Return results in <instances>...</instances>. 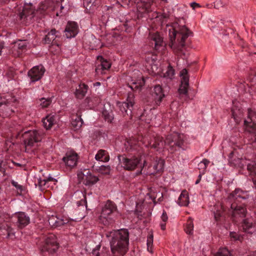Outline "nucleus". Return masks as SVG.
<instances>
[{
    "instance_id": "3c124183",
    "label": "nucleus",
    "mask_w": 256,
    "mask_h": 256,
    "mask_svg": "<svg viewBox=\"0 0 256 256\" xmlns=\"http://www.w3.org/2000/svg\"><path fill=\"white\" fill-rule=\"evenodd\" d=\"M153 243V235L152 234H150L147 238V246H148V250L150 251L149 248L150 246H152Z\"/></svg>"
},
{
    "instance_id": "423d86ee",
    "label": "nucleus",
    "mask_w": 256,
    "mask_h": 256,
    "mask_svg": "<svg viewBox=\"0 0 256 256\" xmlns=\"http://www.w3.org/2000/svg\"><path fill=\"white\" fill-rule=\"evenodd\" d=\"M116 210V206L114 202L108 200L102 208L100 221L104 226H108L112 224L114 220L112 218V214Z\"/></svg>"
},
{
    "instance_id": "8fccbe9b",
    "label": "nucleus",
    "mask_w": 256,
    "mask_h": 256,
    "mask_svg": "<svg viewBox=\"0 0 256 256\" xmlns=\"http://www.w3.org/2000/svg\"><path fill=\"white\" fill-rule=\"evenodd\" d=\"M84 212H80L78 214V216H74L72 218H70V220L74 221V222H80V221L84 218Z\"/></svg>"
},
{
    "instance_id": "f257e3e1",
    "label": "nucleus",
    "mask_w": 256,
    "mask_h": 256,
    "mask_svg": "<svg viewBox=\"0 0 256 256\" xmlns=\"http://www.w3.org/2000/svg\"><path fill=\"white\" fill-rule=\"evenodd\" d=\"M110 241V248L113 256H123L128 250L129 244V232L128 230L121 229L117 231L111 232Z\"/></svg>"
},
{
    "instance_id": "aec40b11",
    "label": "nucleus",
    "mask_w": 256,
    "mask_h": 256,
    "mask_svg": "<svg viewBox=\"0 0 256 256\" xmlns=\"http://www.w3.org/2000/svg\"><path fill=\"white\" fill-rule=\"evenodd\" d=\"M66 36L70 38L76 36L78 34V26L75 22H68L64 30Z\"/></svg>"
},
{
    "instance_id": "864d4df0",
    "label": "nucleus",
    "mask_w": 256,
    "mask_h": 256,
    "mask_svg": "<svg viewBox=\"0 0 256 256\" xmlns=\"http://www.w3.org/2000/svg\"><path fill=\"white\" fill-rule=\"evenodd\" d=\"M222 212L218 210L214 212V216L216 220L218 221L220 220V218L222 216Z\"/></svg>"
},
{
    "instance_id": "473e14b6",
    "label": "nucleus",
    "mask_w": 256,
    "mask_h": 256,
    "mask_svg": "<svg viewBox=\"0 0 256 256\" xmlns=\"http://www.w3.org/2000/svg\"><path fill=\"white\" fill-rule=\"evenodd\" d=\"M98 0H83L84 6L86 9L90 12L95 8Z\"/></svg>"
},
{
    "instance_id": "2eb2a0df",
    "label": "nucleus",
    "mask_w": 256,
    "mask_h": 256,
    "mask_svg": "<svg viewBox=\"0 0 256 256\" xmlns=\"http://www.w3.org/2000/svg\"><path fill=\"white\" fill-rule=\"evenodd\" d=\"M188 73V70L186 68L183 69L180 72V74L182 76L181 85L178 89L180 96L182 94L186 95L188 93V88L189 86V77Z\"/></svg>"
},
{
    "instance_id": "e433bc0d",
    "label": "nucleus",
    "mask_w": 256,
    "mask_h": 256,
    "mask_svg": "<svg viewBox=\"0 0 256 256\" xmlns=\"http://www.w3.org/2000/svg\"><path fill=\"white\" fill-rule=\"evenodd\" d=\"M98 59L100 60L101 64L96 68V71L99 69V67H100V68L102 70H108L110 68L111 66L108 60H104L102 56H98Z\"/></svg>"
},
{
    "instance_id": "e2e57ef3",
    "label": "nucleus",
    "mask_w": 256,
    "mask_h": 256,
    "mask_svg": "<svg viewBox=\"0 0 256 256\" xmlns=\"http://www.w3.org/2000/svg\"><path fill=\"white\" fill-rule=\"evenodd\" d=\"M201 178H202V174H200L198 175V178L196 182V184H198L200 182L201 180Z\"/></svg>"
},
{
    "instance_id": "1a4fd4ad",
    "label": "nucleus",
    "mask_w": 256,
    "mask_h": 256,
    "mask_svg": "<svg viewBox=\"0 0 256 256\" xmlns=\"http://www.w3.org/2000/svg\"><path fill=\"white\" fill-rule=\"evenodd\" d=\"M11 222L19 228H22L30 222V219L24 212H18L14 214L10 218Z\"/></svg>"
},
{
    "instance_id": "4468645a",
    "label": "nucleus",
    "mask_w": 256,
    "mask_h": 256,
    "mask_svg": "<svg viewBox=\"0 0 256 256\" xmlns=\"http://www.w3.org/2000/svg\"><path fill=\"white\" fill-rule=\"evenodd\" d=\"M45 69L43 66L39 65L33 67L28 72V76L32 82H35L40 80L44 75Z\"/></svg>"
},
{
    "instance_id": "7ed1b4c3",
    "label": "nucleus",
    "mask_w": 256,
    "mask_h": 256,
    "mask_svg": "<svg viewBox=\"0 0 256 256\" xmlns=\"http://www.w3.org/2000/svg\"><path fill=\"white\" fill-rule=\"evenodd\" d=\"M164 144L169 146V150L172 153L180 148L184 150V149L182 148L184 144L183 134L178 133L169 134L166 136L164 142L162 137L156 136L150 143V146L157 150L162 148Z\"/></svg>"
},
{
    "instance_id": "9d476101",
    "label": "nucleus",
    "mask_w": 256,
    "mask_h": 256,
    "mask_svg": "<svg viewBox=\"0 0 256 256\" xmlns=\"http://www.w3.org/2000/svg\"><path fill=\"white\" fill-rule=\"evenodd\" d=\"M58 248V244L57 242L56 236L50 234L46 239L45 244L42 248V251L53 254L56 251Z\"/></svg>"
},
{
    "instance_id": "bb28decb",
    "label": "nucleus",
    "mask_w": 256,
    "mask_h": 256,
    "mask_svg": "<svg viewBox=\"0 0 256 256\" xmlns=\"http://www.w3.org/2000/svg\"><path fill=\"white\" fill-rule=\"evenodd\" d=\"M12 225H14L12 223L10 222V224L8 222H6L1 224L0 226V234H5L3 230H5L8 236H10L11 234H14V232H13V228H12Z\"/></svg>"
},
{
    "instance_id": "6ab92c4d",
    "label": "nucleus",
    "mask_w": 256,
    "mask_h": 256,
    "mask_svg": "<svg viewBox=\"0 0 256 256\" xmlns=\"http://www.w3.org/2000/svg\"><path fill=\"white\" fill-rule=\"evenodd\" d=\"M62 160L66 166L72 168L76 164L78 155L76 153L68 152L66 156L62 158Z\"/></svg>"
},
{
    "instance_id": "f8f14e48",
    "label": "nucleus",
    "mask_w": 256,
    "mask_h": 256,
    "mask_svg": "<svg viewBox=\"0 0 256 256\" xmlns=\"http://www.w3.org/2000/svg\"><path fill=\"white\" fill-rule=\"evenodd\" d=\"M24 144H34L41 140V137L36 130H29L23 134Z\"/></svg>"
},
{
    "instance_id": "c85d7f7f",
    "label": "nucleus",
    "mask_w": 256,
    "mask_h": 256,
    "mask_svg": "<svg viewBox=\"0 0 256 256\" xmlns=\"http://www.w3.org/2000/svg\"><path fill=\"white\" fill-rule=\"evenodd\" d=\"M42 122L44 127L46 130H48L52 128L56 122L54 116L51 114L48 115L43 118Z\"/></svg>"
},
{
    "instance_id": "2f4dec72",
    "label": "nucleus",
    "mask_w": 256,
    "mask_h": 256,
    "mask_svg": "<svg viewBox=\"0 0 256 256\" xmlns=\"http://www.w3.org/2000/svg\"><path fill=\"white\" fill-rule=\"evenodd\" d=\"M95 158L97 160L106 162L109 160V156L105 150H100L96 155Z\"/></svg>"
},
{
    "instance_id": "cd10ccee",
    "label": "nucleus",
    "mask_w": 256,
    "mask_h": 256,
    "mask_svg": "<svg viewBox=\"0 0 256 256\" xmlns=\"http://www.w3.org/2000/svg\"><path fill=\"white\" fill-rule=\"evenodd\" d=\"M250 160L243 159V158H234V160H230V162L234 166L243 168L244 166H247L248 164L250 162Z\"/></svg>"
},
{
    "instance_id": "f704fd0d",
    "label": "nucleus",
    "mask_w": 256,
    "mask_h": 256,
    "mask_svg": "<svg viewBox=\"0 0 256 256\" xmlns=\"http://www.w3.org/2000/svg\"><path fill=\"white\" fill-rule=\"evenodd\" d=\"M242 226L245 232L252 233V232L250 230V229L252 228L253 226L252 222L251 219L246 218L243 220Z\"/></svg>"
},
{
    "instance_id": "4d7b16f0",
    "label": "nucleus",
    "mask_w": 256,
    "mask_h": 256,
    "mask_svg": "<svg viewBox=\"0 0 256 256\" xmlns=\"http://www.w3.org/2000/svg\"><path fill=\"white\" fill-rule=\"evenodd\" d=\"M61 2V5L64 6L66 7V8H69L70 4L68 0H60Z\"/></svg>"
},
{
    "instance_id": "bf43d9fd",
    "label": "nucleus",
    "mask_w": 256,
    "mask_h": 256,
    "mask_svg": "<svg viewBox=\"0 0 256 256\" xmlns=\"http://www.w3.org/2000/svg\"><path fill=\"white\" fill-rule=\"evenodd\" d=\"M130 2L129 0H117L116 3L120 4L121 6H122V4L121 3H122L123 4H128V3Z\"/></svg>"
},
{
    "instance_id": "c9c22d12",
    "label": "nucleus",
    "mask_w": 256,
    "mask_h": 256,
    "mask_svg": "<svg viewBox=\"0 0 256 256\" xmlns=\"http://www.w3.org/2000/svg\"><path fill=\"white\" fill-rule=\"evenodd\" d=\"M164 160L162 159L156 160L153 164V168L154 170V172H158L162 171L164 168Z\"/></svg>"
},
{
    "instance_id": "13d9d810",
    "label": "nucleus",
    "mask_w": 256,
    "mask_h": 256,
    "mask_svg": "<svg viewBox=\"0 0 256 256\" xmlns=\"http://www.w3.org/2000/svg\"><path fill=\"white\" fill-rule=\"evenodd\" d=\"M170 14L168 13L164 12L160 15V19H162L164 20L168 18Z\"/></svg>"
},
{
    "instance_id": "49530a36",
    "label": "nucleus",
    "mask_w": 256,
    "mask_h": 256,
    "mask_svg": "<svg viewBox=\"0 0 256 256\" xmlns=\"http://www.w3.org/2000/svg\"><path fill=\"white\" fill-rule=\"evenodd\" d=\"M161 218H162V222L160 224V227H161L162 230H164L166 229V222H167L168 219V217L166 214V213L164 210V212L162 214Z\"/></svg>"
},
{
    "instance_id": "5fc2aeb1",
    "label": "nucleus",
    "mask_w": 256,
    "mask_h": 256,
    "mask_svg": "<svg viewBox=\"0 0 256 256\" xmlns=\"http://www.w3.org/2000/svg\"><path fill=\"white\" fill-rule=\"evenodd\" d=\"M230 236L231 238H233L234 240H240V236L235 232H230Z\"/></svg>"
},
{
    "instance_id": "69168bd1",
    "label": "nucleus",
    "mask_w": 256,
    "mask_h": 256,
    "mask_svg": "<svg viewBox=\"0 0 256 256\" xmlns=\"http://www.w3.org/2000/svg\"><path fill=\"white\" fill-rule=\"evenodd\" d=\"M5 2V0H0V6Z\"/></svg>"
},
{
    "instance_id": "58836bf2",
    "label": "nucleus",
    "mask_w": 256,
    "mask_h": 256,
    "mask_svg": "<svg viewBox=\"0 0 256 256\" xmlns=\"http://www.w3.org/2000/svg\"><path fill=\"white\" fill-rule=\"evenodd\" d=\"M194 230V224L192 219L189 218L188 220L186 228L185 229L186 232L188 234H192Z\"/></svg>"
},
{
    "instance_id": "5701e85b",
    "label": "nucleus",
    "mask_w": 256,
    "mask_h": 256,
    "mask_svg": "<svg viewBox=\"0 0 256 256\" xmlns=\"http://www.w3.org/2000/svg\"><path fill=\"white\" fill-rule=\"evenodd\" d=\"M83 175V183L86 186H91L98 180V177L92 176L89 172H88L86 174Z\"/></svg>"
},
{
    "instance_id": "a878e982",
    "label": "nucleus",
    "mask_w": 256,
    "mask_h": 256,
    "mask_svg": "<svg viewBox=\"0 0 256 256\" xmlns=\"http://www.w3.org/2000/svg\"><path fill=\"white\" fill-rule=\"evenodd\" d=\"M88 88V86L84 84H79L78 88H76L75 92L76 97L80 99L83 98L87 92Z\"/></svg>"
},
{
    "instance_id": "ea45409f",
    "label": "nucleus",
    "mask_w": 256,
    "mask_h": 256,
    "mask_svg": "<svg viewBox=\"0 0 256 256\" xmlns=\"http://www.w3.org/2000/svg\"><path fill=\"white\" fill-rule=\"evenodd\" d=\"M77 193L79 194L82 196L83 197V199H82L76 202V204L78 206H82L83 208L84 211L87 207V204L86 201V196L84 194H83L82 192H78Z\"/></svg>"
},
{
    "instance_id": "338daca9",
    "label": "nucleus",
    "mask_w": 256,
    "mask_h": 256,
    "mask_svg": "<svg viewBox=\"0 0 256 256\" xmlns=\"http://www.w3.org/2000/svg\"><path fill=\"white\" fill-rule=\"evenodd\" d=\"M95 86H100V82H96V84H94Z\"/></svg>"
},
{
    "instance_id": "774afa93",
    "label": "nucleus",
    "mask_w": 256,
    "mask_h": 256,
    "mask_svg": "<svg viewBox=\"0 0 256 256\" xmlns=\"http://www.w3.org/2000/svg\"><path fill=\"white\" fill-rule=\"evenodd\" d=\"M152 246H150L149 248V250H150V251H149V252H152Z\"/></svg>"
},
{
    "instance_id": "a18cd8bd",
    "label": "nucleus",
    "mask_w": 256,
    "mask_h": 256,
    "mask_svg": "<svg viewBox=\"0 0 256 256\" xmlns=\"http://www.w3.org/2000/svg\"><path fill=\"white\" fill-rule=\"evenodd\" d=\"M40 105L42 106V108H46L50 104L52 103V98H42L40 100Z\"/></svg>"
},
{
    "instance_id": "6e6552de",
    "label": "nucleus",
    "mask_w": 256,
    "mask_h": 256,
    "mask_svg": "<svg viewBox=\"0 0 256 256\" xmlns=\"http://www.w3.org/2000/svg\"><path fill=\"white\" fill-rule=\"evenodd\" d=\"M132 97L133 95L130 94L126 100L127 102H118V106L120 110V114H122L123 117L127 116L128 118H131L132 117V110L134 103L130 98Z\"/></svg>"
},
{
    "instance_id": "412c9836",
    "label": "nucleus",
    "mask_w": 256,
    "mask_h": 256,
    "mask_svg": "<svg viewBox=\"0 0 256 256\" xmlns=\"http://www.w3.org/2000/svg\"><path fill=\"white\" fill-rule=\"evenodd\" d=\"M150 38L152 40V44H154V48L158 50L164 44L163 38L158 32L150 33Z\"/></svg>"
},
{
    "instance_id": "b1692460",
    "label": "nucleus",
    "mask_w": 256,
    "mask_h": 256,
    "mask_svg": "<svg viewBox=\"0 0 256 256\" xmlns=\"http://www.w3.org/2000/svg\"><path fill=\"white\" fill-rule=\"evenodd\" d=\"M150 198L153 200L154 203L156 204L161 202L163 199L162 193L160 191L157 192L152 188L150 190L149 193L148 194Z\"/></svg>"
},
{
    "instance_id": "9b49d317",
    "label": "nucleus",
    "mask_w": 256,
    "mask_h": 256,
    "mask_svg": "<svg viewBox=\"0 0 256 256\" xmlns=\"http://www.w3.org/2000/svg\"><path fill=\"white\" fill-rule=\"evenodd\" d=\"M256 115L252 110H248V116L244 121V124L246 126V130L250 133L255 134L254 140L252 142L254 146H256V124L254 122Z\"/></svg>"
},
{
    "instance_id": "de8ad7c7",
    "label": "nucleus",
    "mask_w": 256,
    "mask_h": 256,
    "mask_svg": "<svg viewBox=\"0 0 256 256\" xmlns=\"http://www.w3.org/2000/svg\"><path fill=\"white\" fill-rule=\"evenodd\" d=\"M110 166H102L100 167V172L104 174H109L110 172Z\"/></svg>"
},
{
    "instance_id": "393cba45",
    "label": "nucleus",
    "mask_w": 256,
    "mask_h": 256,
    "mask_svg": "<svg viewBox=\"0 0 256 256\" xmlns=\"http://www.w3.org/2000/svg\"><path fill=\"white\" fill-rule=\"evenodd\" d=\"M102 116L108 122H112L114 118V114L112 108L110 106H104Z\"/></svg>"
},
{
    "instance_id": "a19ab883",
    "label": "nucleus",
    "mask_w": 256,
    "mask_h": 256,
    "mask_svg": "<svg viewBox=\"0 0 256 256\" xmlns=\"http://www.w3.org/2000/svg\"><path fill=\"white\" fill-rule=\"evenodd\" d=\"M248 170L250 172V174H256V164L254 162L250 161L246 166Z\"/></svg>"
},
{
    "instance_id": "c756f323",
    "label": "nucleus",
    "mask_w": 256,
    "mask_h": 256,
    "mask_svg": "<svg viewBox=\"0 0 256 256\" xmlns=\"http://www.w3.org/2000/svg\"><path fill=\"white\" fill-rule=\"evenodd\" d=\"M178 203L180 206H186L189 203L188 196L186 190H183L180 196Z\"/></svg>"
},
{
    "instance_id": "72a5a7b5",
    "label": "nucleus",
    "mask_w": 256,
    "mask_h": 256,
    "mask_svg": "<svg viewBox=\"0 0 256 256\" xmlns=\"http://www.w3.org/2000/svg\"><path fill=\"white\" fill-rule=\"evenodd\" d=\"M16 101V98L10 94H8L0 99V106L2 104H10Z\"/></svg>"
},
{
    "instance_id": "052dcab7",
    "label": "nucleus",
    "mask_w": 256,
    "mask_h": 256,
    "mask_svg": "<svg viewBox=\"0 0 256 256\" xmlns=\"http://www.w3.org/2000/svg\"><path fill=\"white\" fill-rule=\"evenodd\" d=\"M190 6L193 8L194 9L196 7H200V6L195 2H192L190 4Z\"/></svg>"
},
{
    "instance_id": "f3484780",
    "label": "nucleus",
    "mask_w": 256,
    "mask_h": 256,
    "mask_svg": "<svg viewBox=\"0 0 256 256\" xmlns=\"http://www.w3.org/2000/svg\"><path fill=\"white\" fill-rule=\"evenodd\" d=\"M60 36V32L56 31V29H52L50 32L46 35L44 38L43 40L45 44H52V45H56L58 46H60V44L58 42L56 38Z\"/></svg>"
},
{
    "instance_id": "79ce46f5",
    "label": "nucleus",
    "mask_w": 256,
    "mask_h": 256,
    "mask_svg": "<svg viewBox=\"0 0 256 256\" xmlns=\"http://www.w3.org/2000/svg\"><path fill=\"white\" fill-rule=\"evenodd\" d=\"M144 84V80L142 79V81H140L139 82H134L132 84L128 86L132 90H136L140 88Z\"/></svg>"
},
{
    "instance_id": "f03ea898",
    "label": "nucleus",
    "mask_w": 256,
    "mask_h": 256,
    "mask_svg": "<svg viewBox=\"0 0 256 256\" xmlns=\"http://www.w3.org/2000/svg\"><path fill=\"white\" fill-rule=\"evenodd\" d=\"M191 34L189 29L183 26H180L178 30H174L172 35H170V46L178 56L182 59L186 58L184 50L185 41Z\"/></svg>"
},
{
    "instance_id": "ddd939ff",
    "label": "nucleus",
    "mask_w": 256,
    "mask_h": 256,
    "mask_svg": "<svg viewBox=\"0 0 256 256\" xmlns=\"http://www.w3.org/2000/svg\"><path fill=\"white\" fill-rule=\"evenodd\" d=\"M35 15V12L31 6H26L22 11L20 13V18L22 22L26 24L32 22Z\"/></svg>"
},
{
    "instance_id": "4be33fe9",
    "label": "nucleus",
    "mask_w": 256,
    "mask_h": 256,
    "mask_svg": "<svg viewBox=\"0 0 256 256\" xmlns=\"http://www.w3.org/2000/svg\"><path fill=\"white\" fill-rule=\"evenodd\" d=\"M48 222L52 227L56 228L67 224L69 220L67 218H60L56 216H52L49 218Z\"/></svg>"
},
{
    "instance_id": "0e129e2a",
    "label": "nucleus",
    "mask_w": 256,
    "mask_h": 256,
    "mask_svg": "<svg viewBox=\"0 0 256 256\" xmlns=\"http://www.w3.org/2000/svg\"><path fill=\"white\" fill-rule=\"evenodd\" d=\"M64 8H66V7H64V6L60 4V13H62V10L63 9H64Z\"/></svg>"
},
{
    "instance_id": "6e6d98bb",
    "label": "nucleus",
    "mask_w": 256,
    "mask_h": 256,
    "mask_svg": "<svg viewBox=\"0 0 256 256\" xmlns=\"http://www.w3.org/2000/svg\"><path fill=\"white\" fill-rule=\"evenodd\" d=\"M12 184L13 186H14L18 190H20V192H22V190H23L22 186L18 184V183L17 182L12 181Z\"/></svg>"
},
{
    "instance_id": "603ef678",
    "label": "nucleus",
    "mask_w": 256,
    "mask_h": 256,
    "mask_svg": "<svg viewBox=\"0 0 256 256\" xmlns=\"http://www.w3.org/2000/svg\"><path fill=\"white\" fill-rule=\"evenodd\" d=\"M210 161L207 159H204L198 164L199 166H202V168L206 170L207 168L208 165L209 164Z\"/></svg>"
},
{
    "instance_id": "680f3d73",
    "label": "nucleus",
    "mask_w": 256,
    "mask_h": 256,
    "mask_svg": "<svg viewBox=\"0 0 256 256\" xmlns=\"http://www.w3.org/2000/svg\"><path fill=\"white\" fill-rule=\"evenodd\" d=\"M4 48V43L0 42V56L2 54V50Z\"/></svg>"
},
{
    "instance_id": "37998d69",
    "label": "nucleus",
    "mask_w": 256,
    "mask_h": 256,
    "mask_svg": "<svg viewBox=\"0 0 256 256\" xmlns=\"http://www.w3.org/2000/svg\"><path fill=\"white\" fill-rule=\"evenodd\" d=\"M214 256H231L230 252L226 248H220Z\"/></svg>"
},
{
    "instance_id": "c03bdc74",
    "label": "nucleus",
    "mask_w": 256,
    "mask_h": 256,
    "mask_svg": "<svg viewBox=\"0 0 256 256\" xmlns=\"http://www.w3.org/2000/svg\"><path fill=\"white\" fill-rule=\"evenodd\" d=\"M174 74V70L170 66H168L166 72L164 74V77L172 79Z\"/></svg>"
},
{
    "instance_id": "39448f33",
    "label": "nucleus",
    "mask_w": 256,
    "mask_h": 256,
    "mask_svg": "<svg viewBox=\"0 0 256 256\" xmlns=\"http://www.w3.org/2000/svg\"><path fill=\"white\" fill-rule=\"evenodd\" d=\"M118 160L121 166L124 170H132L138 166H140L142 168L147 164L145 160H143V163L142 164V156L140 158L135 156L129 158L122 155L119 156H118Z\"/></svg>"
},
{
    "instance_id": "20e7f679",
    "label": "nucleus",
    "mask_w": 256,
    "mask_h": 256,
    "mask_svg": "<svg viewBox=\"0 0 256 256\" xmlns=\"http://www.w3.org/2000/svg\"><path fill=\"white\" fill-rule=\"evenodd\" d=\"M248 198V196L246 192H244L239 188H236L231 193L228 199L230 202V208L232 209V220L236 222L240 221V218H242L246 216V208L240 206H238V202H240L243 200H246Z\"/></svg>"
},
{
    "instance_id": "0eeeda50",
    "label": "nucleus",
    "mask_w": 256,
    "mask_h": 256,
    "mask_svg": "<svg viewBox=\"0 0 256 256\" xmlns=\"http://www.w3.org/2000/svg\"><path fill=\"white\" fill-rule=\"evenodd\" d=\"M154 0H138L136 2L137 17L141 18L153 11L152 6Z\"/></svg>"
},
{
    "instance_id": "09e8293b",
    "label": "nucleus",
    "mask_w": 256,
    "mask_h": 256,
    "mask_svg": "<svg viewBox=\"0 0 256 256\" xmlns=\"http://www.w3.org/2000/svg\"><path fill=\"white\" fill-rule=\"evenodd\" d=\"M25 145V152L32 154L34 152V149L32 148V147L34 146L32 144H24Z\"/></svg>"
},
{
    "instance_id": "dca6fc26",
    "label": "nucleus",
    "mask_w": 256,
    "mask_h": 256,
    "mask_svg": "<svg viewBox=\"0 0 256 256\" xmlns=\"http://www.w3.org/2000/svg\"><path fill=\"white\" fill-rule=\"evenodd\" d=\"M26 42L25 40H19L14 42L11 48V52L14 57H19L25 52Z\"/></svg>"
},
{
    "instance_id": "4c0bfd02",
    "label": "nucleus",
    "mask_w": 256,
    "mask_h": 256,
    "mask_svg": "<svg viewBox=\"0 0 256 256\" xmlns=\"http://www.w3.org/2000/svg\"><path fill=\"white\" fill-rule=\"evenodd\" d=\"M56 182V180L50 176H49L48 178H46L44 179L40 178L38 179V185L41 188H44L46 183L48 182Z\"/></svg>"
},
{
    "instance_id": "a211bd4d",
    "label": "nucleus",
    "mask_w": 256,
    "mask_h": 256,
    "mask_svg": "<svg viewBox=\"0 0 256 256\" xmlns=\"http://www.w3.org/2000/svg\"><path fill=\"white\" fill-rule=\"evenodd\" d=\"M152 96L154 98L155 104L159 106L165 95L164 94L162 88L160 85L154 86L152 92Z\"/></svg>"
},
{
    "instance_id": "7c9ffc66",
    "label": "nucleus",
    "mask_w": 256,
    "mask_h": 256,
    "mask_svg": "<svg viewBox=\"0 0 256 256\" xmlns=\"http://www.w3.org/2000/svg\"><path fill=\"white\" fill-rule=\"evenodd\" d=\"M71 124L74 130H78L82 126L83 121L80 116L76 115L73 116Z\"/></svg>"
}]
</instances>
